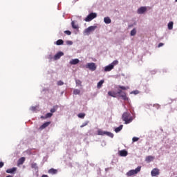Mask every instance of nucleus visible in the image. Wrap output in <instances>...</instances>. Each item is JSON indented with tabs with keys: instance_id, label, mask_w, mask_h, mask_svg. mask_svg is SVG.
<instances>
[{
	"instance_id": "obj_1",
	"label": "nucleus",
	"mask_w": 177,
	"mask_h": 177,
	"mask_svg": "<svg viewBox=\"0 0 177 177\" xmlns=\"http://www.w3.org/2000/svg\"><path fill=\"white\" fill-rule=\"evenodd\" d=\"M122 120L124 122V124H131L133 121V117L129 112H124L122 115Z\"/></svg>"
},
{
	"instance_id": "obj_2",
	"label": "nucleus",
	"mask_w": 177,
	"mask_h": 177,
	"mask_svg": "<svg viewBox=\"0 0 177 177\" xmlns=\"http://www.w3.org/2000/svg\"><path fill=\"white\" fill-rule=\"evenodd\" d=\"M116 95H118L120 96V97H121L122 99V100H124L126 102L129 100V98L127 96V93L122 91V90H121V89L118 90Z\"/></svg>"
},
{
	"instance_id": "obj_3",
	"label": "nucleus",
	"mask_w": 177,
	"mask_h": 177,
	"mask_svg": "<svg viewBox=\"0 0 177 177\" xmlns=\"http://www.w3.org/2000/svg\"><path fill=\"white\" fill-rule=\"evenodd\" d=\"M140 169H142V167L139 166L136 169H132L129 171L127 173V176H132L133 175H136L138 172H140Z\"/></svg>"
},
{
	"instance_id": "obj_4",
	"label": "nucleus",
	"mask_w": 177,
	"mask_h": 177,
	"mask_svg": "<svg viewBox=\"0 0 177 177\" xmlns=\"http://www.w3.org/2000/svg\"><path fill=\"white\" fill-rule=\"evenodd\" d=\"M97 17V14L95 12H91L90 13L86 18H85V21H92L93 19H96Z\"/></svg>"
},
{
	"instance_id": "obj_5",
	"label": "nucleus",
	"mask_w": 177,
	"mask_h": 177,
	"mask_svg": "<svg viewBox=\"0 0 177 177\" xmlns=\"http://www.w3.org/2000/svg\"><path fill=\"white\" fill-rule=\"evenodd\" d=\"M97 135H101L102 136H104V135H106V136H109V138H113L114 134L112 133H110L109 131H103V130H98L97 131Z\"/></svg>"
},
{
	"instance_id": "obj_6",
	"label": "nucleus",
	"mask_w": 177,
	"mask_h": 177,
	"mask_svg": "<svg viewBox=\"0 0 177 177\" xmlns=\"http://www.w3.org/2000/svg\"><path fill=\"white\" fill-rule=\"evenodd\" d=\"M95 28H97V26H89L88 28L85 29L84 34H86V35H89V34H91V32H92V31H95Z\"/></svg>"
},
{
	"instance_id": "obj_7",
	"label": "nucleus",
	"mask_w": 177,
	"mask_h": 177,
	"mask_svg": "<svg viewBox=\"0 0 177 177\" xmlns=\"http://www.w3.org/2000/svg\"><path fill=\"white\" fill-rule=\"evenodd\" d=\"M86 68H88V70H91V71H95L97 68L96 64L93 62L88 63L86 65Z\"/></svg>"
},
{
	"instance_id": "obj_8",
	"label": "nucleus",
	"mask_w": 177,
	"mask_h": 177,
	"mask_svg": "<svg viewBox=\"0 0 177 177\" xmlns=\"http://www.w3.org/2000/svg\"><path fill=\"white\" fill-rule=\"evenodd\" d=\"M151 176H158V175H160V169H158V168H154L151 171Z\"/></svg>"
},
{
	"instance_id": "obj_9",
	"label": "nucleus",
	"mask_w": 177,
	"mask_h": 177,
	"mask_svg": "<svg viewBox=\"0 0 177 177\" xmlns=\"http://www.w3.org/2000/svg\"><path fill=\"white\" fill-rule=\"evenodd\" d=\"M62 56H64V53L62 51L58 52L55 56H54V60H59Z\"/></svg>"
},
{
	"instance_id": "obj_10",
	"label": "nucleus",
	"mask_w": 177,
	"mask_h": 177,
	"mask_svg": "<svg viewBox=\"0 0 177 177\" xmlns=\"http://www.w3.org/2000/svg\"><path fill=\"white\" fill-rule=\"evenodd\" d=\"M146 10H147V8L140 7L138 10V15H143V13H145V12H146Z\"/></svg>"
},
{
	"instance_id": "obj_11",
	"label": "nucleus",
	"mask_w": 177,
	"mask_h": 177,
	"mask_svg": "<svg viewBox=\"0 0 177 177\" xmlns=\"http://www.w3.org/2000/svg\"><path fill=\"white\" fill-rule=\"evenodd\" d=\"M24 161H26V158L21 157L19 158L17 161V166L20 167V165H23V164H24Z\"/></svg>"
},
{
	"instance_id": "obj_12",
	"label": "nucleus",
	"mask_w": 177,
	"mask_h": 177,
	"mask_svg": "<svg viewBox=\"0 0 177 177\" xmlns=\"http://www.w3.org/2000/svg\"><path fill=\"white\" fill-rule=\"evenodd\" d=\"M49 125H50V122H46L39 127L40 131L45 129V128H47V127H49Z\"/></svg>"
},
{
	"instance_id": "obj_13",
	"label": "nucleus",
	"mask_w": 177,
	"mask_h": 177,
	"mask_svg": "<svg viewBox=\"0 0 177 177\" xmlns=\"http://www.w3.org/2000/svg\"><path fill=\"white\" fill-rule=\"evenodd\" d=\"M17 171V167H12L11 169H8L6 172L7 174H15V172H16Z\"/></svg>"
},
{
	"instance_id": "obj_14",
	"label": "nucleus",
	"mask_w": 177,
	"mask_h": 177,
	"mask_svg": "<svg viewBox=\"0 0 177 177\" xmlns=\"http://www.w3.org/2000/svg\"><path fill=\"white\" fill-rule=\"evenodd\" d=\"M120 157H127L128 156V151L126 150H121L119 151Z\"/></svg>"
},
{
	"instance_id": "obj_15",
	"label": "nucleus",
	"mask_w": 177,
	"mask_h": 177,
	"mask_svg": "<svg viewBox=\"0 0 177 177\" xmlns=\"http://www.w3.org/2000/svg\"><path fill=\"white\" fill-rule=\"evenodd\" d=\"M113 68H113V65H111V64H109V65L105 66V68H104V71H105V72H109V71H112Z\"/></svg>"
},
{
	"instance_id": "obj_16",
	"label": "nucleus",
	"mask_w": 177,
	"mask_h": 177,
	"mask_svg": "<svg viewBox=\"0 0 177 177\" xmlns=\"http://www.w3.org/2000/svg\"><path fill=\"white\" fill-rule=\"evenodd\" d=\"M78 63H80V59H73L70 61V64H72V65L78 64Z\"/></svg>"
},
{
	"instance_id": "obj_17",
	"label": "nucleus",
	"mask_w": 177,
	"mask_h": 177,
	"mask_svg": "<svg viewBox=\"0 0 177 177\" xmlns=\"http://www.w3.org/2000/svg\"><path fill=\"white\" fill-rule=\"evenodd\" d=\"M48 174H51L52 175H55V174H57V169H50L48 170Z\"/></svg>"
},
{
	"instance_id": "obj_18",
	"label": "nucleus",
	"mask_w": 177,
	"mask_h": 177,
	"mask_svg": "<svg viewBox=\"0 0 177 177\" xmlns=\"http://www.w3.org/2000/svg\"><path fill=\"white\" fill-rule=\"evenodd\" d=\"M104 21L106 24H110V23H111V19L110 17H106L104 18Z\"/></svg>"
},
{
	"instance_id": "obj_19",
	"label": "nucleus",
	"mask_w": 177,
	"mask_h": 177,
	"mask_svg": "<svg viewBox=\"0 0 177 177\" xmlns=\"http://www.w3.org/2000/svg\"><path fill=\"white\" fill-rule=\"evenodd\" d=\"M103 84H104V80H100L97 85V87L98 88V89H100V88H102V86L103 85Z\"/></svg>"
},
{
	"instance_id": "obj_20",
	"label": "nucleus",
	"mask_w": 177,
	"mask_h": 177,
	"mask_svg": "<svg viewBox=\"0 0 177 177\" xmlns=\"http://www.w3.org/2000/svg\"><path fill=\"white\" fill-rule=\"evenodd\" d=\"M71 26H72V28H74V30H77L78 25L75 24V21H72Z\"/></svg>"
},
{
	"instance_id": "obj_21",
	"label": "nucleus",
	"mask_w": 177,
	"mask_h": 177,
	"mask_svg": "<svg viewBox=\"0 0 177 177\" xmlns=\"http://www.w3.org/2000/svg\"><path fill=\"white\" fill-rule=\"evenodd\" d=\"M31 168H32L33 169H35V171H38V166L37 165V163H35V162H32L31 164Z\"/></svg>"
},
{
	"instance_id": "obj_22",
	"label": "nucleus",
	"mask_w": 177,
	"mask_h": 177,
	"mask_svg": "<svg viewBox=\"0 0 177 177\" xmlns=\"http://www.w3.org/2000/svg\"><path fill=\"white\" fill-rule=\"evenodd\" d=\"M123 125L121 124L120 127H117L115 129V132H116V133H118V132H120V131H121L123 128Z\"/></svg>"
},
{
	"instance_id": "obj_23",
	"label": "nucleus",
	"mask_w": 177,
	"mask_h": 177,
	"mask_svg": "<svg viewBox=\"0 0 177 177\" xmlns=\"http://www.w3.org/2000/svg\"><path fill=\"white\" fill-rule=\"evenodd\" d=\"M118 88L121 89L122 91H127L129 89V86H118Z\"/></svg>"
},
{
	"instance_id": "obj_24",
	"label": "nucleus",
	"mask_w": 177,
	"mask_h": 177,
	"mask_svg": "<svg viewBox=\"0 0 177 177\" xmlns=\"http://www.w3.org/2000/svg\"><path fill=\"white\" fill-rule=\"evenodd\" d=\"M153 160H154V157L153 156H147L146 158V161H147V162H151V161H153Z\"/></svg>"
},
{
	"instance_id": "obj_25",
	"label": "nucleus",
	"mask_w": 177,
	"mask_h": 177,
	"mask_svg": "<svg viewBox=\"0 0 177 177\" xmlns=\"http://www.w3.org/2000/svg\"><path fill=\"white\" fill-rule=\"evenodd\" d=\"M130 35L131 37H134V35H136V28H133L131 32H130Z\"/></svg>"
},
{
	"instance_id": "obj_26",
	"label": "nucleus",
	"mask_w": 177,
	"mask_h": 177,
	"mask_svg": "<svg viewBox=\"0 0 177 177\" xmlns=\"http://www.w3.org/2000/svg\"><path fill=\"white\" fill-rule=\"evenodd\" d=\"M109 96H111L112 97H116L115 95L116 93L112 91H109L108 92Z\"/></svg>"
},
{
	"instance_id": "obj_27",
	"label": "nucleus",
	"mask_w": 177,
	"mask_h": 177,
	"mask_svg": "<svg viewBox=\"0 0 177 177\" xmlns=\"http://www.w3.org/2000/svg\"><path fill=\"white\" fill-rule=\"evenodd\" d=\"M168 28H169V30H172V28H174V22L170 21V22L168 24Z\"/></svg>"
},
{
	"instance_id": "obj_28",
	"label": "nucleus",
	"mask_w": 177,
	"mask_h": 177,
	"mask_svg": "<svg viewBox=\"0 0 177 177\" xmlns=\"http://www.w3.org/2000/svg\"><path fill=\"white\" fill-rule=\"evenodd\" d=\"M64 44V41L62 39H58L56 41V45H63Z\"/></svg>"
},
{
	"instance_id": "obj_29",
	"label": "nucleus",
	"mask_w": 177,
	"mask_h": 177,
	"mask_svg": "<svg viewBox=\"0 0 177 177\" xmlns=\"http://www.w3.org/2000/svg\"><path fill=\"white\" fill-rule=\"evenodd\" d=\"M77 117L79 118H85V113H80L77 115Z\"/></svg>"
},
{
	"instance_id": "obj_30",
	"label": "nucleus",
	"mask_w": 177,
	"mask_h": 177,
	"mask_svg": "<svg viewBox=\"0 0 177 177\" xmlns=\"http://www.w3.org/2000/svg\"><path fill=\"white\" fill-rule=\"evenodd\" d=\"M117 64H118V60H115L113 61L111 65L113 66V67L114 68L115 66H117Z\"/></svg>"
},
{
	"instance_id": "obj_31",
	"label": "nucleus",
	"mask_w": 177,
	"mask_h": 177,
	"mask_svg": "<svg viewBox=\"0 0 177 177\" xmlns=\"http://www.w3.org/2000/svg\"><path fill=\"white\" fill-rule=\"evenodd\" d=\"M52 115H53V113H48L45 115V118H50V117H52Z\"/></svg>"
},
{
	"instance_id": "obj_32",
	"label": "nucleus",
	"mask_w": 177,
	"mask_h": 177,
	"mask_svg": "<svg viewBox=\"0 0 177 177\" xmlns=\"http://www.w3.org/2000/svg\"><path fill=\"white\" fill-rule=\"evenodd\" d=\"M80 93L81 91L79 89H75L73 91L74 95H80Z\"/></svg>"
},
{
	"instance_id": "obj_33",
	"label": "nucleus",
	"mask_w": 177,
	"mask_h": 177,
	"mask_svg": "<svg viewBox=\"0 0 177 177\" xmlns=\"http://www.w3.org/2000/svg\"><path fill=\"white\" fill-rule=\"evenodd\" d=\"M88 123L89 122H85L80 126V128H84V127H86V125H88Z\"/></svg>"
},
{
	"instance_id": "obj_34",
	"label": "nucleus",
	"mask_w": 177,
	"mask_h": 177,
	"mask_svg": "<svg viewBox=\"0 0 177 177\" xmlns=\"http://www.w3.org/2000/svg\"><path fill=\"white\" fill-rule=\"evenodd\" d=\"M57 85L59 86H62V85H64V82H63L62 81L59 80L57 82Z\"/></svg>"
},
{
	"instance_id": "obj_35",
	"label": "nucleus",
	"mask_w": 177,
	"mask_h": 177,
	"mask_svg": "<svg viewBox=\"0 0 177 177\" xmlns=\"http://www.w3.org/2000/svg\"><path fill=\"white\" fill-rule=\"evenodd\" d=\"M64 34H66V35H71V32L70 30H65Z\"/></svg>"
},
{
	"instance_id": "obj_36",
	"label": "nucleus",
	"mask_w": 177,
	"mask_h": 177,
	"mask_svg": "<svg viewBox=\"0 0 177 177\" xmlns=\"http://www.w3.org/2000/svg\"><path fill=\"white\" fill-rule=\"evenodd\" d=\"M133 142H138V140H139V138L137 137H133L132 138Z\"/></svg>"
},
{
	"instance_id": "obj_37",
	"label": "nucleus",
	"mask_w": 177,
	"mask_h": 177,
	"mask_svg": "<svg viewBox=\"0 0 177 177\" xmlns=\"http://www.w3.org/2000/svg\"><path fill=\"white\" fill-rule=\"evenodd\" d=\"M30 110H31L32 111H35V110H37V106H31V107H30Z\"/></svg>"
},
{
	"instance_id": "obj_38",
	"label": "nucleus",
	"mask_w": 177,
	"mask_h": 177,
	"mask_svg": "<svg viewBox=\"0 0 177 177\" xmlns=\"http://www.w3.org/2000/svg\"><path fill=\"white\" fill-rule=\"evenodd\" d=\"M56 111V108L53 107V109H50V113H55Z\"/></svg>"
},
{
	"instance_id": "obj_39",
	"label": "nucleus",
	"mask_w": 177,
	"mask_h": 177,
	"mask_svg": "<svg viewBox=\"0 0 177 177\" xmlns=\"http://www.w3.org/2000/svg\"><path fill=\"white\" fill-rule=\"evenodd\" d=\"M66 44H67L68 45H71V44H73V41H66Z\"/></svg>"
},
{
	"instance_id": "obj_40",
	"label": "nucleus",
	"mask_w": 177,
	"mask_h": 177,
	"mask_svg": "<svg viewBox=\"0 0 177 177\" xmlns=\"http://www.w3.org/2000/svg\"><path fill=\"white\" fill-rule=\"evenodd\" d=\"M161 46H164V43H160L158 44V48H161Z\"/></svg>"
},
{
	"instance_id": "obj_41",
	"label": "nucleus",
	"mask_w": 177,
	"mask_h": 177,
	"mask_svg": "<svg viewBox=\"0 0 177 177\" xmlns=\"http://www.w3.org/2000/svg\"><path fill=\"white\" fill-rule=\"evenodd\" d=\"M4 163L3 162H0V168H2V167H3Z\"/></svg>"
},
{
	"instance_id": "obj_42",
	"label": "nucleus",
	"mask_w": 177,
	"mask_h": 177,
	"mask_svg": "<svg viewBox=\"0 0 177 177\" xmlns=\"http://www.w3.org/2000/svg\"><path fill=\"white\" fill-rule=\"evenodd\" d=\"M133 93H135V95H138V93H139V91H133Z\"/></svg>"
},
{
	"instance_id": "obj_43",
	"label": "nucleus",
	"mask_w": 177,
	"mask_h": 177,
	"mask_svg": "<svg viewBox=\"0 0 177 177\" xmlns=\"http://www.w3.org/2000/svg\"><path fill=\"white\" fill-rule=\"evenodd\" d=\"M41 118H42L43 120H46V118H45V116H41Z\"/></svg>"
},
{
	"instance_id": "obj_44",
	"label": "nucleus",
	"mask_w": 177,
	"mask_h": 177,
	"mask_svg": "<svg viewBox=\"0 0 177 177\" xmlns=\"http://www.w3.org/2000/svg\"><path fill=\"white\" fill-rule=\"evenodd\" d=\"M6 177H12V176H10V175H8V176H7Z\"/></svg>"
},
{
	"instance_id": "obj_45",
	"label": "nucleus",
	"mask_w": 177,
	"mask_h": 177,
	"mask_svg": "<svg viewBox=\"0 0 177 177\" xmlns=\"http://www.w3.org/2000/svg\"><path fill=\"white\" fill-rule=\"evenodd\" d=\"M176 2H177V0H176Z\"/></svg>"
}]
</instances>
